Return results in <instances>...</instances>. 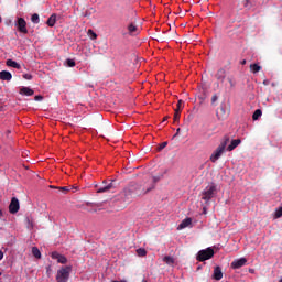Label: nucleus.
Returning <instances> with one entry per match:
<instances>
[{"label": "nucleus", "instance_id": "nucleus-1", "mask_svg": "<svg viewBox=\"0 0 282 282\" xmlns=\"http://www.w3.org/2000/svg\"><path fill=\"white\" fill-rule=\"evenodd\" d=\"M124 188L135 199V197H142V196L147 195L148 193H151V191H153V185L147 186V185L142 184V182L141 183L131 182Z\"/></svg>", "mask_w": 282, "mask_h": 282}, {"label": "nucleus", "instance_id": "nucleus-2", "mask_svg": "<svg viewBox=\"0 0 282 282\" xmlns=\"http://www.w3.org/2000/svg\"><path fill=\"white\" fill-rule=\"evenodd\" d=\"M228 142H230V137L225 135L218 148L210 155V162L215 163L221 158L224 151H226V147H228Z\"/></svg>", "mask_w": 282, "mask_h": 282}, {"label": "nucleus", "instance_id": "nucleus-3", "mask_svg": "<svg viewBox=\"0 0 282 282\" xmlns=\"http://www.w3.org/2000/svg\"><path fill=\"white\" fill-rule=\"evenodd\" d=\"M217 195V185L215 183H210L205 189L202 192V199L208 204Z\"/></svg>", "mask_w": 282, "mask_h": 282}, {"label": "nucleus", "instance_id": "nucleus-4", "mask_svg": "<svg viewBox=\"0 0 282 282\" xmlns=\"http://www.w3.org/2000/svg\"><path fill=\"white\" fill-rule=\"evenodd\" d=\"M213 257H215V250H213V248H207V249H203L200 251H198L197 253V261H208V259H213Z\"/></svg>", "mask_w": 282, "mask_h": 282}, {"label": "nucleus", "instance_id": "nucleus-5", "mask_svg": "<svg viewBox=\"0 0 282 282\" xmlns=\"http://www.w3.org/2000/svg\"><path fill=\"white\" fill-rule=\"evenodd\" d=\"M72 272V267H64L57 271L56 281L57 282H67L69 281V274Z\"/></svg>", "mask_w": 282, "mask_h": 282}, {"label": "nucleus", "instance_id": "nucleus-6", "mask_svg": "<svg viewBox=\"0 0 282 282\" xmlns=\"http://www.w3.org/2000/svg\"><path fill=\"white\" fill-rule=\"evenodd\" d=\"M119 199L120 202H122L123 204H131V202H133V196L127 191V188L124 187L123 191L120 192L119 194Z\"/></svg>", "mask_w": 282, "mask_h": 282}, {"label": "nucleus", "instance_id": "nucleus-7", "mask_svg": "<svg viewBox=\"0 0 282 282\" xmlns=\"http://www.w3.org/2000/svg\"><path fill=\"white\" fill-rule=\"evenodd\" d=\"M19 208H21V205L19 204V198L12 197L9 205V213H11V215H17V213H19Z\"/></svg>", "mask_w": 282, "mask_h": 282}, {"label": "nucleus", "instance_id": "nucleus-8", "mask_svg": "<svg viewBox=\"0 0 282 282\" xmlns=\"http://www.w3.org/2000/svg\"><path fill=\"white\" fill-rule=\"evenodd\" d=\"M15 26L18 28V31L21 32V34H28V22H25V19L18 18Z\"/></svg>", "mask_w": 282, "mask_h": 282}, {"label": "nucleus", "instance_id": "nucleus-9", "mask_svg": "<svg viewBox=\"0 0 282 282\" xmlns=\"http://www.w3.org/2000/svg\"><path fill=\"white\" fill-rule=\"evenodd\" d=\"M102 186L97 188V193H109V191H112V188H116L113 185V181L107 184V181L102 182Z\"/></svg>", "mask_w": 282, "mask_h": 282}, {"label": "nucleus", "instance_id": "nucleus-10", "mask_svg": "<svg viewBox=\"0 0 282 282\" xmlns=\"http://www.w3.org/2000/svg\"><path fill=\"white\" fill-rule=\"evenodd\" d=\"M246 263H248V259L246 258L236 259L231 262V268L232 270H239V268H243Z\"/></svg>", "mask_w": 282, "mask_h": 282}, {"label": "nucleus", "instance_id": "nucleus-11", "mask_svg": "<svg viewBox=\"0 0 282 282\" xmlns=\"http://www.w3.org/2000/svg\"><path fill=\"white\" fill-rule=\"evenodd\" d=\"M52 259H56L57 263H67V258L61 253H58L57 251H54L51 253Z\"/></svg>", "mask_w": 282, "mask_h": 282}, {"label": "nucleus", "instance_id": "nucleus-12", "mask_svg": "<svg viewBox=\"0 0 282 282\" xmlns=\"http://www.w3.org/2000/svg\"><path fill=\"white\" fill-rule=\"evenodd\" d=\"M213 279L215 281H221L224 279V272L221 271V267L214 268Z\"/></svg>", "mask_w": 282, "mask_h": 282}, {"label": "nucleus", "instance_id": "nucleus-13", "mask_svg": "<svg viewBox=\"0 0 282 282\" xmlns=\"http://www.w3.org/2000/svg\"><path fill=\"white\" fill-rule=\"evenodd\" d=\"M159 181H160V176H152L151 178L143 181L142 184L144 186H153V189H155V184H158Z\"/></svg>", "mask_w": 282, "mask_h": 282}, {"label": "nucleus", "instance_id": "nucleus-14", "mask_svg": "<svg viewBox=\"0 0 282 282\" xmlns=\"http://www.w3.org/2000/svg\"><path fill=\"white\" fill-rule=\"evenodd\" d=\"M216 116L218 118V120H224L228 117V115L226 113V108H224V106H220L218 108V110L216 111Z\"/></svg>", "mask_w": 282, "mask_h": 282}, {"label": "nucleus", "instance_id": "nucleus-15", "mask_svg": "<svg viewBox=\"0 0 282 282\" xmlns=\"http://www.w3.org/2000/svg\"><path fill=\"white\" fill-rule=\"evenodd\" d=\"M0 80H7V82L12 80V73H10L8 70H1L0 72Z\"/></svg>", "mask_w": 282, "mask_h": 282}, {"label": "nucleus", "instance_id": "nucleus-16", "mask_svg": "<svg viewBox=\"0 0 282 282\" xmlns=\"http://www.w3.org/2000/svg\"><path fill=\"white\" fill-rule=\"evenodd\" d=\"M216 78L217 80H220V83H224V80H226V69L224 68L218 69L216 73Z\"/></svg>", "mask_w": 282, "mask_h": 282}, {"label": "nucleus", "instance_id": "nucleus-17", "mask_svg": "<svg viewBox=\"0 0 282 282\" xmlns=\"http://www.w3.org/2000/svg\"><path fill=\"white\" fill-rule=\"evenodd\" d=\"M20 94L21 96H34V90H32L30 87H22L20 89Z\"/></svg>", "mask_w": 282, "mask_h": 282}, {"label": "nucleus", "instance_id": "nucleus-18", "mask_svg": "<svg viewBox=\"0 0 282 282\" xmlns=\"http://www.w3.org/2000/svg\"><path fill=\"white\" fill-rule=\"evenodd\" d=\"M241 144V139H235L227 147V151H235V148Z\"/></svg>", "mask_w": 282, "mask_h": 282}, {"label": "nucleus", "instance_id": "nucleus-19", "mask_svg": "<svg viewBox=\"0 0 282 282\" xmlns=\"http://www.w3.org/2000/svg\"><path fill=\"white\" fill-rule=\"evenodd\" d=\"M191 224H193V219L191 218H185L182 220V223L178 225V228L182 230L184 228H188V226H191Z\"/></svg>", "mask_w": 282, "mask_h": 282}, {"label": "nucleus", "instance_id": "nucleus-20", "mask_svg": "<svg viewBox=\"0 0 282 282\" xmlns=\"http://www.w3.org/2000/svg\"><path fill=\"white\" fill-rule=\"evenodd\" d=\"M6 65L8 67H13V69H21V64L14 62L13 59H7Z\"/></svg>", "mask_w": 282, "mask_h": 282}, {"label": "nucleus", "instance_id": "nucleus-21", "mask_svg": "<svg viewBox=\"0 0 282 282\" xmlns=\"http://www.w3.org/2000/svg\"><path fill=\"white\" fill-rule=\"evenodd\" d=\"M46 24L48 25V28H54V25H56V14L53 13L46 21Z\"/></svg>", "mask_w": 282, "mask_h": 282}, {"label": "nucleus", "instance_id": "nucleus-22", "mask_svg": "<svg viewBox=\"0 0 282 282\" xmlns=\"http://www.w3.org/2000/svg\"><path fill=\"white\" fill-rule=\"evenodd\" d=\"M128 32H129L130 36H133L135 34V32H138V26L133 23H130L128 25Z\"/></svg>", "mask_w": 282, "mask_h": 282}, {"label": "nucleus", "instance_id": "nucleus-23", "mask_svg": "<svg viewBox=\"0 0 282 282\" xmlns=\"http://www.w3.org/2000/svg\"><path fill=\"white\" fill-rule=\"evenodd\" d=\"M163 262L166 263V265H173L175 263V259L171 256H165L163 258Z\"/></svg>", "mask_w": 282, "mask_h": 282}, {"label": "nucleus", "instance_id": "nucleus-24", "mask_svg": "<svg viewBox=\"0 0 282 282\" xmlns=\"http://www.w3.org/2000/svg\"><path fill=\"white\" fill-rule=\"evenodd\" d=\"M250 72L252 74H259V72H261V66H259V64H251Z\"/></svg>", "mask_w": 282, "mask_h": 282}, {"label": "nucleus", "instance_id": "nucleus-25", "mask_svg": "<svg viewBox=\"0 0 282 282\" xmlns=\"http://www.w3.org/2000/svg\"><path fill=\"white\" fill-rule=\"evenodd\" d=\"M181 113H182V108L176 107L174 110V122H180Z\"/></svg>", "mask_w": 282, "mask_h": 282}, {"label": "nucleus", "instance_id": "nucleus-26", "mask_svg": "<svg viewBox=\"0 0 282 282\" xmlns=\"http://www.w3.org/2000/svg\"><path fill=\"white\" fill-rule=\"evenodd\" d=\"M32 254L35 257V259H41V250H39L36 247L32 248Z\"/></svg>", "mask_w": 282, "mask_h": 282}, {"label": "nucleus", "instance_id": "nucleus-27", "mask_svg": "<svg viewBox=\"0 0 282 282\" xmlns=\"http://www.w3.org/2000/svg\"><path fill=\"white\" fill-rule=\"evenodd\" d=\"M260 116H263V111H261V109H257L252 115V120H257Z\"/></svg>", "mask_w": 282, "mask_h": 282}, {"label": "nucleus", "instance_id": "nucleus-28", "mask_svg": "<svg viewBox=\"0 0 282 282\" xmlns=\"http://www.w3.org/2000/svg\"><path fill=\"white\" fill-rule=\"evenodd\" d=\"M137 254L138 257H147V249L144 248L137 249Z\"/></svg>", "mask_w": 282, "mask_h": 282}, {"label": "nucleus", "instance_id": "nucleus-29", "mask_svg": "<svg viewBox=\"0 0 282 282\" xmlns=\"http://www.w3.org/2000/svg\"><path fill=\"white\" fill-rule=\"evenodd\" d=\"M166 147H169V142H162L159 144V147L156 148V151H163V149H166Z\"/></svg>", "mask_w": 282, "mask_h": 282}, {"label": "nucleus", "instance_id": "nucleus-30", "mask_svg": "<svg viewBox=\"0 0 282 282\" xmlns=\"http://www.w3.org/2000/svg\"><path fill=\"white\" fill-rule=\"evenodd\" d=\"M31 21L32 23H39L41 21V19L39 18V14L37 13H34L32 17H31Z\"/></svg>", "mask_w": 282, "mask_h": 282}, {"label": "nucleus", "instance_id": "nucleus-31", "mask_svg": "<svg viewBox=\"0 0 282 282\" xmlns=\"http://www.w3.org/2000/svg\"><path fill=\"white\" fill-rule=\"evenodd\" d=\"M274 217L275 219H280V217H282V206L275 210Z\"/></svg>", "mask_w": 282, "mask_h": 282}, {"label": "nucleus", "instance_id": "nucleus-32", "mask_svg": "<svg viewBox=\"0 0 282 282\" xmlns=\"http://www.w3.org/2000/svg\"><path fill=\"white\" fill-rule=\"evenodd\" d=\"M243 8L250 10V8H252V2H250V0H243Z\"/></svg>", "mask_w": 282, "mask_h": 282}, {"label": "nucleus", "instance_id": "nucleus-33", "mask_svg": "<svg viewBox=\"0 0 282 282\" xmlns=\"http://www.w3.org/2000/svg\"><path fill=\"white\" fill-rule=\"evenodd\" d=\"M66 65L68 67H76V62L74 59H66Z\"/></svg>", "mask_w": 282, "mask_h": 282}, {"label": "nucleus", "instance_id": "nucleus-34", "mask_svg": "<svg viewBox=\"0 0 282 282\" xmlns=\"http://www.w3.org/2000/svg\"><path fill=\"white\" fill-rule=\"evenodd\" d=\"M59 191H62V193H69L70 187L69 186H64V187H58Z\"/></svg>", "mask_w": 282, "mask_h": 282}, {"label": "nucleus", "instance_id": "nucleus-35", "mask_svg": "<svg viewBox=\"0 0 282 282\" xmlns=\"http://www.w3.org/2000/svg\"><path fill=\"white\" fill-rule=\"evenodd\" d=\"M227 80L230 84V87H235V85H237V83L235 82V79H232V77H228Z\"/></svg>", "mask_w": 282, "mask_h": 282}, {"label": "nucleus", "instance_id": "nucleus-36", "mask_svg": "<svg viewBox=\"0 0 282 282\" xmlns=\"http://www.w3.org/2000/svg\"><path fill=\"white\" fill-rule=\"evenodd\" d=\"M219 100V97L217 95H213L212 97V105H215Z\"/></svg>", "mask_w": 282, "mask_h": 282}, {"label": "nucleus", "instance_id": "nucleus-37", "mask_svg": "<svg viewBox=\"0 0 282 282\" xmlns=\"http://www.w3.org/2000/svg\"><path fill=\"white\" fill-rule=\"evenodd\" d=\"M177 107H178V109H184V101L178 100L177 101Z\"/></svg>", "mask_w": 282, "mask_h": 282}, {"label": "nucleus", "instance_id": "nucleus-38", "mask_svg": "<svg viewBox=\"0 0 282 282\" xmlns=\"http://www.w3.org/2000/svg\"><path fill=\"white\" fill-rule=\"evenodd\" d=\"M23 78H25V80H32V75L31 74H24Z\"/></svg>", "mask_w": 282, "mask_h": 282}, {"label": "nucleus", "instance_id": "nucleus-39", "mask_svg": "<svg viewBox=\"0 0 282 282\" xmlns=\"http://www.w3.org/2000/svg\"><path fill=\"white\" fill-rule=\"evenodd\" d=\"M88 32L93 34V40L98 39V35L93 30H89Z\"/></svg>", "mask_w": 282, "mask_h": 282}, {"label": "nucleus", "instance_id": "nucleus-40", "mask_svg": "<svg viewBox=\"0 0 282 282\" xmlns=\"http://www.w3.org/2000/svg\"><path fill=\"white\" fill-rule=\"evenodd\" d=\"M34 100H36V101H41V100H43V96L37 95V96H35V97H34Z\"/></svg>", "mask_w": 282, "mask_h": 282}, {"label": "nucleus", "instance_id": "nucleus-41", "mask_svg": "<svg viewBox=\"0 0 282 282\" xmlns=\"http://www.w3.org/2000/svg\"><path fill=\"white\" fill-rule=\"evenodd\" d=\"M26 223L29 224V225H28V228H32L33 225H32V221L30 220L29 217H26Z\"/></svg>", "mask_w": 282, "mask_h": 282}, {"label": "nucleus", "instance_id": "nucleus-42", "mask_svg": "<svg viewBox=\"0 0 282 282\" xmlns=\"http://www.w3.org/2000/svg\"><path fill=\"white\" fill-rule=\"evenodd\" d=\"M3 259V251L0 250V261Z\"/></svg>", "mask_w": 282, "mask_h": 282}, {"label": "nucleus", "instance_id": "nucleus-43", "mask_svg": "<svg viewBox=\"0 0 282 282\" xmlns=\"http://www.w3.org/2000/svg\"><path fill=\"white\" fill-rule=\"evenodd\" d=\"M180 131H182V130H181L180 128H177L175 135H178V134H180Z\"/></svg>", "mask_w": 282, "mask_h": 282}, {"label": "nucleus", "instance_id": "nucleus-44", "mask_svg": "<svg viewBox=\"0 0 282 282\" xmlns=\"http://www.w3.org/2000/svg\"><path fill=\"white\" fill-rule=\"evenodd\" d=\"M51 270H52V269H51L50 267L46 268L47 274H50V271H51Z\"/></svg>", "mask_w": 282, "mask_h": 282}, {"label": "nucleus", "instance_id": "nucleus-45", "mask_svg": "<svg viewBox=\"0 0 282 282\" xmlns=\"http://www.w3.org/2000/svg\"><path fill=\"white\" fill-rule=\"evenodd\" d=\"M169 120V117L163 118V122H166Z\"/></svg>", "mask_w": 282, "mask_h": 282}, {"label": "nucleus", "instance_id": "nucleus-46", "mask_svg": "<svg viewBox=\"0 0 282 282\" xmlns=\"http://www.w3.org/2000/svg\"><path fill=\"white\" fill-rule=\"evenodd\" d=\"M0 217H3V210L0 209Z\"/></svg>", "mask_w": 282, "mask_h": 282}, {"label": "nucleus", "instance_id": "nucleus-47", "mask_svg": "<svg viewBox=\"0 0 282 282\" xmlns=\"http://www.w3.org/2000/svg\"><path fill=\"white\" fill-rule=\"evenodd\" d=\"M241 65H246V59H243V61L241 62Z\"/></svg>", "mask_w": 282, "mask_h": 282}, {"label": "nucleus", "instance_id": "nucleus-48", "mask_svg": "<svg viewBox=\"0 0 282 282\" xmlns=\"http://www.w3.org/2000/svg\"><path fill=\"white\" fill-rule=\"evenodd\" d=\"M0 23H1V17H0Z\"/></svg>", "mask_w": 282, "mask_h": 282}]
</instances>
